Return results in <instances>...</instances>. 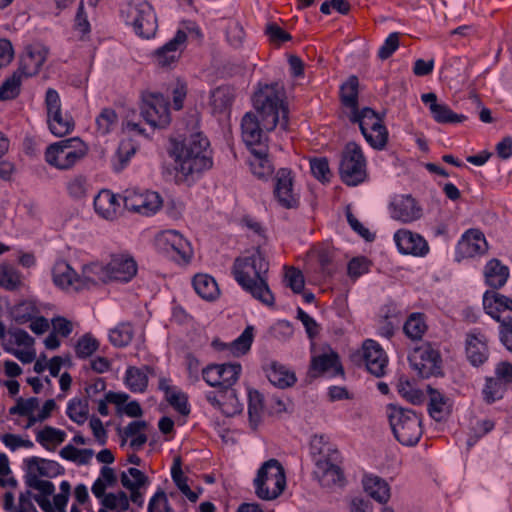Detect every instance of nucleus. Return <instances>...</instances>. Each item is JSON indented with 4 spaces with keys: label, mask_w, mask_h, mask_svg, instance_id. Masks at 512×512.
<instances>
[{
    "label": "nucleus",
    "mask_w": 512,
    "mask_h": 512,
    "mask_svg": "<svg viewBox=\"0 0 512 512\" xmlns=\"http://www.w3.org/2000/svg\"><path fill=\"white\" fill-rule=\"evenodd\" d=\"M284 98L285 92L279 83L265 85L255 92V112H247L241 121L242 138L250 149L266 145L265 131L270 132L277 125L287 130L288 107Z\"/></svg>",
    "instance_id": "1"
},
{
    "label": "nucleus",
    "mask_w": 512,
    "mask_h": 512,
    "mask_svg": "<svg viewBox=\"0 0 512 512\" xmlns=\"http://www.w3.org/2000/svg\"><path fill=\"white\" fill-rule=\"evenodd\" d=\"M268 270L269 263L259 249L249 256L238 257L233 265L238 284L253 298L272 307L275 298L267 283Z\"/></svg>",
    "instance_id": "2"
},
{
    "label": "nucleus",
    "mask_w": 512,
    "mask_h": 512,
    "mask_svg": "<svg viewBox=\"0 0 512 512\" xmlns=\"http://www.w3.org/2000/svg\"><path fill=\"white\" fill-rule=\"evenodd\" d=\"M210 143L201 132L192 133L175 144L174 155L178 171L185 177L200 174L213 165Z\"/></svg>",
    "instance_id": "3"
},
{
    "label": "nucleus",
    "mask_w": 512,
    "mask_h": 512,
    "mask_svg": "<svg viewBox=\"0 0 512 512\" xmlns=\"http://www.w3.org/2000/svg\"><path fill=\"white\" fill-rule=\"evenodd\" d=\"M311 450L318 456L314 473L320 484L323 487L343 485L344 474L339 467L341 456L338 449L324 435H316L311 441Z\"/></svg>",
    "instance_id": "4"
},
{
    "label": "nucleus",
    "mask_w": 512,
    "mask_h": 512,
    "mask_svg": "<svg viewBox=\"0 0 512 512\" xmlns=\"http://www.w3.org/2000/svg\"><path fill=\"white\" fill-rule=\"evenodd\" d=\"M387 415L395 438L403 445L418 443L423 433L421 418L412 410L388 405Z\"/></svg>",
    "instance_id": "5"
},
{
    "label": "nucleus",
    "mask_w": 512,
    "mask_h": 512,
    "mask_svg": "<svg viewBox=\"0 0 512 512\" xmlns=\"http://www.w3.org/2000/svg\"><path fill=\"white\" fill-rule=\"evenodd\" d=\"M255 494L262 500L278 498L286 488V475L282 464L277 459L264 462L257 471L253 481Z\"/></svg>",
    "instance_id": "6"
},
{
    "label": "nucleus",
    "mask_w": 512,
    "mask_h": 512,
    "mask_svg": "<svg viewBox=\"0 0 512 512\" xmlns=\"http://www.w3.org/2000/svg\"><path fill=\"white\" fill-rule=\"evenodd\" d=\"M87 153L86 145L79 138L61 140L47 147L46 162L60 170L72 168Z\"/></svg>",
    "instance_id": "7"
},
{
    "label": "nucleus",
    "mask_w": 512,
    "mask_h": 512,
    "mask_svg": "<svg viewBox=\"0 0 512 512\" xmlns=\"http://www.w3.org/2000/svg\"><path fill=\"white\" fill-rule=\"evenodd\" d=\"M483 307L488 315L500 323V340L512 353V317L501 316L506 310L512 312V299L495 291H486Z\"/></svg>",
    "instance_id": "8"
},
{
    "label": "nucleus",
    "mask_w": 512,
    "mask_h": 512,
    "mask_svg": "<svg viewBox=\"0 0 512 512\" xmlns=\"http://www.w3.org/2000/svg\"><path fill=\"white\" fill-rule=\"evenodd\" d=\"M339 175L342 182L348 186H357L366 180L367 162L358 144H346L339 165Z\"/></svg>",
    "instance_id": "9"
},
{
    "label": "nucleus",
    "mask_w": 512,
    "mask_h": 512,
    "mask_svg": "<svg viewBox=\"0 0 512 512\" xmlns=\"http://www.w3.org/2000/svg\"><path fill=\"white\" fill-rule=\"evenodd\" d=\"M45 106L49 130L57 137H63L74 129L73 118L62 112L61 100L58 92L49 88L45 95Z\"/></svg>",
    "instance_id": "10"
},
{
    "label": "nucleus",
    "mask_w": 512,
    "mask_h": 512,
    "mask_svg": "<svg viewBox=\"0 0 512 512\" xmlns=\"http://www.w3.org/2000/svg\"><path fill=\"white\" fill-rule=\"evenodd\" d=\"M126 13V22L133 26L135 33L142 38L149 39L157 31V19L153 7L148 2L129 4Z\"/></svg>",
    "instance_id": "11"
},
{
    "label": "nucleus",
    "mask_w": 512,
    "mask_h": 512,
    "mask_svg": "<svg viewBox=\"0 0 512 512\" xmlns=\"http://www.w3.org/2000/svg\"><path fill=\"white\" fill-rule=\"evenodd\" d=\"M408 359L412 368L422 378L441 374L442 360L440 353L430 343L415 347Z\"/></svg>",
    "instance_id": "12"
},
{
    "label": "nucleus",
    "mask_w": 512,
    "mask_h": 512,
    "mask_svg": "<svg viewBox=\"0 0 512 512\" xmlns=\"http://www.w3.org/2000/svg\"><path fill=\"white\" fill-rule=\"evenodd\" d=\"M123 203L127 210L149 216L156 213L162 207L161 196L154 191H140L135 188L126 189L123 192Z\"/></svg>",
    "instance_id": "13"
},
{
    "label": "nucleus",
    "mask_w": 512,
    "mask_h": 512,
    "mask_svg": "<svg viewBox=\"0 0 512 512\" xmlns=\"http://www.w3.org/2000/svg\"><path fill=\"white\" fill-rule=\"evenodd\" d=\"M141 115L154 127H165L170 123L168 101L160 93H144L142 96Z\"/></svg>",
    "instance_id": "14"
},
{
    "label": "nucleus",
    "mask_w": 512,
    "mask_h": 512,
    "mask_svg": "<svg viewBox=\"0 0 512 512\" xmlns=\"http://www.w3.org/2000/svg\"><path fill=\"white\" fill-rule=\"evenodd\" d=\"M156 245L168 254H176L177 260L188 262L192 256L189 242L175 230H166L156 237Z\"/></svg>",
    "instance_id": "15"
},
{
    "label": "nucleus",
    "mask_w": 512,
    "mask_h": 512,
    "mask_svg": "<svg viewBox=\"0 0 512 512\" xmlns=\"http://www.w3.org/2000/svg\"><path fill=\"white\" fill-rule=\"evenodd\" d=\"M363 359L367 370L376 377L386 373L388 358L382 347L374 340H366L362 346Z\"/></svg>",
    "instance_id": "16"
},
{
    "label": "nucleus",
    "mask_w": 512,
    "mask_h": 512,
    "mask_svg": "<svg viewBox=\"0 0 512 512\" xmlns=\"http://www.w3.org/2000/svg\"><path fill=\"white\" fill-rule=\"evenodd\" d=\"M394 241L402 254L425 256L429 252L427 241L419 234L400 229L394 234Z\"/></svg>",
    "instance_id": "17"
},
{
    "label": "nucleus",
    "mask_w": 512,
    "mask_h": 512,
    "mask_svg": "<svg viewBox=\"0 0 512 512\" xmlns=\"http://www.w3.org/2000/svg\"><path fill=\"white\" fill-rule=\"evenodd\" d=\"M47 55L48 49L41 44L27 46L17 71L26 77L36 75L45 62Z\"/></svg>",
    "instance_id": "18"
},
{
    "label": "nucleus",
    "mask_w": 512,
    "mask_h": 512,
    "mask_svg": "<svg viewBox=\"0 0 512 512\" xmlns=\"http://www.w3.org/2000/svg\"><path fill=\"white\" fill-rule=\"evenodd\" d=\"M274 194L279 204L285 208H294L298 205L297 195L293 192L291 171L280 169L276 174Z\"/></svg>",
    "instance_id": "19"
},
{
    "label": "nucleus",
    "mask_w": 512,
    "mask_h": 512,
    "mask_svg": "<svg viewBox=\"0 0 512 512\" xmlns=\"http://www.w3.org/2000/svg\"><path fill=\"white\" fill-rule=\"evenodd\" d=\"M110 281L116 280L121 282L130 281L137 273V264L135 260L127 254L112 255L110 262L107 264Z\"/></svg>",
    "instance_id": "20"
},
{
    "label": "nucleus",
    "mask_w": 512,
    "mask_h": 512,
    "mask_svg": "<svg viewBox=\"0 0 512 512\" xmlns=\"http://www.w3.org/2000/svg\"><path fill=\"white\" fill-rule=\"evenodd\" d=\"M488 248L484 234L477 229L466 231L457 245V254L462 258H471L486 252Z\"/></svg>",
    "instance_id": "21"
},
{
    "label": "nucleus",
    "mask_w": 512,
    "mask_h": 512,
    "mask_svg": "<svg viewBox=\"0 0 512 512\" xmlns=\"http://www.w3.org/2000/svg\"><path fill=\"white\" fill-rule=\"evenodd\" d=\"M487 338L479 331H472L466 336V356L473 366L484 364L489 358Z\"/></svg>",
    "instance_id": "22"
},
{
    "label": "nucleus",
    "mask_w": 512,
    "mask_h": 512,
    "mask_svg": "<svg viewBox=\"0 0 512 512\" xmlns=\"http://www.w3.org/2000/svg\"><path fill=\"white\" fill-rule=\"evenodd\" d=\"M390 213L393 219L407 223L420 218L421 209L414 198L409 195H401L391 203Z\"/></svg>",
    "instance_id": "23"
},
{
    "label": "nucleus",
    "mask_w": 512,
    "mask_h": 512,
    "mask_svg": "<svg viewBox=\"0 0 512 512\" xmlns=\"http://www.w3.org/2000/svg\"><path fill=\"white\" fill-rule=\"evenodd\" d=\"M187 40L183 30H178L173 39L155 52V60L161 67H167L176 62L179 58L178 49Z\"/></svg>",
    "instance_id": "24"
},
{
    "label": "nucleus",
    "mask_w": 512,
    "mask_h": 512,
    "mask_svg": "<svg viewBox=\"0 0 512 512\" xmlns=\"http://www.w3.org/2000/svg\"><path fill=\"white\" fill-rule=\"evenodd\" d=\"M107 265L93 262L83 266L80 276L81 289H91L110 281Z\"/></svg>",
    "instance_id": "25"
},
{
    "label": "nucleus",
    "mask_w": 512,
    "mask_h": 512,
    "mask_svg": "<svg viewBox=\"0 0 512 512\" xmlns=\"http://www.w3.org/2000/svg\"><path fill=\"white\" fill-rule=\"evenodd\" d=\"M80 276L76 274L73 268L66 262L61 261L53 267L54 283L65 290H81Z\"/></svg>",
    "instance_id": "26"
},
{
    "label": "nucleus",
    "mask_w": 512,
    "mask_h": 512,
    "mask_svg": "<svg viewBox=\"0 0 512 512\" xmlns=\"http://www.w3.org/2000/svg\"><path fill=\"white\" fill-rule=\"evenodd\" d=\"M252 157L249 165L252 173L259 179H265L272 175L274 167L268 159L267 145H261L259 148H252Z\"/></svg>",
    "instance_id": "27"
},
{
    "label": "nucleus",
    "mask_w": 512,
    "mask_h": 512,
    "mask_svg": "<svg viewBox=\"0 0 512 512\" xmlns=\"http://www.w3.org/2000/svg\"><path fill=\"white\" fill-rule=\"evenodd\" d=\"M362 484L364 491L375 501L384 504L390 499L389 484L379 476L365 475Z\"/></svg>",
    "instance_id": "28"
},
{
    "label": "nucleus",
    "mask_w": 512,
    "mask_h": 512,
    "mask_svg": "<svg viewBox=\"0 0 512 512\" xmlns=\"http://www.w3.org/2000/svg\"><path fill=\"white\" fill-rule=\"evenodd\" d=\"M119 202L109 190H101L94 198V209L104 219L112 220L116 217Z\"/></svg>",
    "instance_id": "29"
},
{
    "label": "nucleus",
    "mask_w": 512,
    "mask_h": 512,
    "mask_svg": "<svg viewBox=\"0 0 512 512\" xmlns=\"http://www.w3.org/2000/svg\"><path fill=\"white\" fill-rule=\"evenodd\" d=\"M268 380L276 387L287 388L295 384L296 376L284 365L271 362L265 369Z\"/></svg>",
    "instance_id": "30"
},
{
    "label": "nucleus",
    "mask_w": 512,
    "mask_h": 512,
    "mask_svg": "<svg viewBox=\"0 0 512 512\" xmlns=\"http://www.w3.org/2000/svg\"><path fill=\"white\" fill-rule=\"evenodd\" d=\"M429 392V414L436 421H442L451 412V401L444 394L431 387L428 388Z\"/></svg>",
    "instance_id": "31"
},
{
    "label": "nucleus",
    "mask_w": 512,
    "mask_h": 512,
    "mask_svg": "<svg viewBox=\"0 0 512 512\" xmlns=\"http://www.w3.org/2000/svg\"><path fill=\"white\" fill-rule=\"evenodd\" d=\"M330 370H334L335 374L343 373L337 353L330 351L329 353H323L312 358L310 372L313 373V376Z\"/></svg>",
    "instance_id": "32"
},
{
    "label": "nucleus",
    "mask_w": 512,
    "mask_h": 512,
    "mask_svg": "<svg viewBox=\"0 0 512 512\" xmlns=\"http://www.w3.org/2000/svg\"><path fill=\"white\" fill-rule=\"evenodd\" d=\"M196 293L206 301H214L220 295L216 280L208 274H197L193 278Z\"/></svg>",
    "instance_id": "33"
},
{
    "label": "nucleus",
    "mask_w": 512,
    "mask_h": 512,
    "mask_svg": "<svg viewBox=\"0 0 512 512\" xmlns=\"http://www.w3.org/2000/svg\"><path fill=\"white\" fill-rule=\"evenodd\" d=\"M484 275L486 283L490 287L499 289L507 282L509 269L502 265L498 259H492L486 264Z\"/></svg>",
    "instance_id": "34"
},
{
    "label": "nucleus",
    "mask_w": 512,
    "mask_h": 512,
    "mask_svg": "<svg viewBox=\"0 0 512 512\" xmlns=\"http://www.w3.org/2000/svg\"><path fill=\"white\" fill-rule=\"evenodd\" d=\"M235 89L228 85L219 86L210 94V104L214 112L229 110L235 100Z\"/></svg>",
    "instance_id": "35"
},
{
    "label": "nucleus",
    "mask_w": 512,
    "mask_h": 512,
    "mask_svg": "<svg viewBox=\"0 0 512 512\" xmlns=\"http://www.w3.org/2000/svg\"><path fill=\"white\" fill-rule=\"evenodd\" d=\"M359 80L356 76H350L340 86V101L342 105L353 113L358 109Z\"/></svg>",
    "instance_id": "36"
},
{
    "label": "nucleus",
    "mask_w": 512,
    "mask_h": 512,
    "mask_svg": "<svg viewBox=\"0 0 512 512\" xmlns=\"http://www.w3.org/2000/svg\"><path fill=\"white\" fill-rule=\"evenodd\" d=\"M153 372L149 366L129 367L126 370L125 382L132 392H144L148 386V373Z\"/></svg>",
    "instance_id": "37"
},
{
    "label": "nucleus",
    "mask_w": 512,
    "mask_h": 512,
    "mask_svg": "<svg viewBox=\"0 0 512 512\" xmlns=\"http://www.w3.org/2000/svg\"><path fill=\"white\" fill-rule=\"evenodd\" d=\"M263 395L257 390H250L248 393V416L249 424L256 430L262 421L264 403Z\"/></svg>",
    "instance_id": "38"
},
{
    "label": "nucleus",
    "mask_w": 512,
    "mask_h": 512,
    "mask_svg": "<svg viewBox=\"0 0 512 512\" xmlns=\"http://www.w3.org/2000/svg\"><path fill=\"white\" fill-rule=\"evenodd\" d=\"M367 143L376 150H383L388 142V130L383 124V119L378 121V125L368 127L367 133L361 132Z\"/></svg>",
    "instance_id": "39"
},
{
    "label": "nucleus",
    "mask_w": 512,
    "mask_h": 512,
    "mask_svg": "<svg viewBox=\"0 0 512 512\" xmlns=\"http://www.w3.org/2000/svg\"><path fill=\"white\" fill-rule=\"evenodd\" d=\"M348 118L351 123H357L361 132H366L369 126L378 125V121L382 119L373 109L364 107L357 109L353 113H348Z\"/></svg>",
    "instance_id": "40"
},
{
    "label": "nucleus",
    "mask_w": 512,
    "mask_h": 512,
    "mask_svg": "<svg viewBox=\"0 0 512 512\" xmlns=\"http://www.w3.org/2000/svg\"><path fill=\"white\" fill-rule=\"evenodd\" d=\"M91 189V185L84 175H75L70 178L66 183V190L68 195L74 200L85 199Z\"/></svg>",
    "instance_id": "41"
},
{
    "label": "nucleus",
    "mask_w": 512,
    "mask_h": 512,
    "mask_svg": "<svg viewBox=\"0 0 512 512\" xmlns=\"http://www.w3.org/2000/svg\"><path fill=\"white\" fill-rule=\"evenodd\" d=\"M404 333L412 340H420L427 330L424 315L421 313H412L406 320Z\"/></svg>",
    "instance_id": "42"
},
{
    "label": "nucleus",
    "mask_w": 512,
    "mask_h": 512,
    "mask_svg": "<svg viewBox=\"0 0 512 512\" xmlns=\"http://www.w3.org/2000/svg\"><path fill=\"white\" fill-rule=\"evenodd\" d=\"M134 329L130 322H122L110 330L109 340L116 347H125L133 339Z\"/></svg>",
    "instance_id": "43"
},
{
    "label": "nucleus",
    "mask_w": 512,
    "mask_h": 512,
    "mask_svg": "<svg viewBox=\"0 0 512 512\" xmlns=\"http://www.w3.org/2000/svg\"><path fill=\"white\" fill-rule=\"evenodd\" d=\"M432 116L438 123H461L467 119L463 114L454 113L446 104H434L432 106Z\"/></svg>",
    "instance_id": "44"
},
{
    "label": "nucleus",
    "mask_w": 512,
    "mask_h": 512,
    "mask_svg": "<svg viewBox=\"0 0 512 512\" xmlns=\"http://www.w3.org/2000/svg\"><path fill=\"white\" fill-rule=\"evenodd\" d=\"M22 76L20 72L16 71L2 83L0 86L1 101L12 100L19 95Z\"/></svg>",
    "instance_id": "45"
},
{
    "label": "nucleus",
    "mask_w": 512,
    "mask_h": 512,
    "mask_svg": "<svg viewBox=\"0 0 512 512\" xmlns=\"http://www.w3.org/2000/svg\"><path fill=\"white\" fill-rule=\"evenodd\" d=\"M65 438L66 433L63 430L52 426H45L42 430L38 431L36 435L37 442L46 449H49L48 444L59 445L65 441Z\"/></svg>",
    "instance_id": "46"
},
{
    "label": "nucleus",
    "mask_w": 512,
    "mask_h": 512,
    "mask_svg": "<svg viewBox=\"0 0 512 512\" xmlns=\"http://www.w3.org/2000/svg\"><path fill=\"white\" fill-rule=\"evenodd\" d=\"M89 405L87 400L72 399L67 406L68 417L77 424H84L88 418Z\"/></svg>",
    "instance_id": "47"
},
{
    "label": "nucleus",
    "mask_w": 512,
    "mask_h": 512,
    "mask_svg": "<svg viewBox=\"0 0 512 512\" xmlns=\"http://www.w3.org/2000/svg\"><path fill=\"white\" fill-rule=\"evenodd\" d=\"M135 152L136 148L131 141H122L119 144L116 154L114 156L113 165L115 171L119 172L123 170L129 162L130 158L135 154Z\"/></svg>",
    "instance_id": "48"
},
{
    "label": "nucleus",
    "mask_w": 512,
    "mask_h": 512,
    "mask_svg": "<svg viewBox=\"0 0 512 512\" xmlns=\"http://www.w3.org/2000/svg\"><path fill=\"white\" fill-rule=\"evenodd\" d=\"M21 284L18 271L8 264L0 265V286L6 290H15Z\"/></svg>",
    "instance_id": "49"
},
{
    "label": "nucleus",
    "mask_w": 512,
    "mask_h": 512,
    "mask_svg": "<svg viewBox=\"0 0 512 512\" xmlns=\"http://www.w3.org/2000/svg\"><path fill=\"white\" fill-rule=\"evenodd\" d=\"M253 331L252 326H247L242 334L229 345L233 355H243L250 350L254 337Z\"/></svg>",
    "instance_id": "50"
},
{
    "label": "nucleus",
    "mask_w": 512,
    "mask_h": 512,
    "mask_svg": "<svg viewBox=\"0 0 512 512\" xmlns=\"http://www.w3.org/2000/svg\"><path fill=\"white\" fill-rule=\"evenodd\" d=\"M118 122V116L112 108H104L96 118L97 131L102 134H108Z\"/></svg>",
    "instance_id": "51"
},
{
    "label": "nucleus",
    "mask_w": 512,
    "mask_h": 512,
    "mask_svg": "<svg viewBox=\"0 0 512 512\" xmlns=\"http://www.w3.org/2000/svg\"><path fill=\"white\" fill-rule=\"evenodd\" d=\"M147 482V476L137 468H129L121 474V484L127 489H139Z\"/></svg>",
    "instance_id": "52"
},
{
    "label": "nucleus",
    "mask_w": 512,
    "mask_h": 512,
    "mask_svg": "<svg viewBox=\"0 0 512 512\" xmlns=\"http://www.w3.org/2000/svg\"><path fill=\"white\" fill-rule=\"evenodd\" d=\"M504 385L496 378H487L483 389L484 400L491 404L498 399H501L504 392Z\"/></svg>",
    "instance_id": "53"
},
{
    "label": "nucleus",
    "mask_w": 512,
    "mask_h": 512,
    "mask_svg": "<svg viewBox=\"0 0 512 512\" xmlns=\"http://www.w3.org/2000/svg\"><path fill=\"white\" fill-rule=\"evenodd\" d=\"M102 505L108 509L114 510L119 508L121 511L129 509V499L125 492L108 493L102 499Z\"/></svg>",
    "instance_id": "54"
},
{
    "label": "nucleus",
    "mask_w": 512,
    "mask_h": 512,
    "mask_svg": "<svg viewBox=\"0 0 512 512\" xmlns=\"http://www.w3.org/2000/svg\"><path fill=\"white\" fill-rule=\"evenodd\" d=\"M241 373V365L238 363L223 364L221 373V388L228 389L234 385Z\"/></svg>",
    "instance_id": "55"
},
{
    "label": "nucleus",
    "mask_w": 512,
    "mask_h": 512,
    "mask_svg": "<svg viewBox=\"0 0 512 512\" xmlns=\"http://www.w3.org/2000/svg\"><path fill=\"white\" fill-rule=\"evenodd\" d=\"M39 407V399L31 397L23 399L22 397L16 400V404L9 409L11 415H30Z\"/></svg>",
    "instance_id": "56"
},
{
    "label": "nucleus",
    "mask_w": 512,
    "mask_h": 512,
    "mask_svg": "<svg viewBox=\"0 0 512 512\" xmlns=\"http://www.w3.org/2000/svg\"><path fill=\"white\" fill-rule=\"evenodd\" d=\"M99 347V342L89 334L82 336L76 344L75 351L79 358L91 356Z\"/></svg>",
    "instance_id": "57"
},
{
    "label": "nucleus",
    "mask_w": 512,
    "mask_h": 512,
    "mask_svg": "<svg viewBox=\"0 0 512 512\" xmlns=\"http://www.w3.org/2000/svg\"><path fill=\"white\" fill-rule=\"evenodd\" d=\"M310 168L313 176L321 182H329L332 173L326 158H314L310 160Z\"/></svg>",
    "instance_id": "58"
},
{
    "label": "nucleus",
    "mask_w": 512,
    "mask_h": 512,
    "mask_svg": "<svg viewBox=\"0 0 512 512\" xmlns=\"http://www.w3.org/2000/svg\"><path fill=\"white\" fill-rule=\"evenodd\" d=\"M285 281L286 285L290 287L294 293L297 294L302 292L305 285L304 277L301 271L293 267L286 270Z\"/></svg>",
    "instance_id": "59"
},
{
    "label": "nucleus",
    "mask_w": 512,
    "mask_h": 512,
    "mask_svg": "<svg viewBox=\"0 0 512 512\" xmlns=\"http://www.w3.org/2000/svg\"><path fill=\"white\" fill-rule=\"evenodd\" d=\"M223 364H211L202 370L204 381L212 387H221V373Z\"/></svg>",
    "instance_id": "60"
},
{
    "label": "nucleus",
    "mask_w": 512,
    "mask_h": 512,
    "mask_svg": "<svg viewBox=\"0 0 512 512\" xmlns=\"http://www.w3.org/2000/svg\"><path fill=\"white\" fill-rule=\"evenodd\" d=\"M148 512H171L167 496L164 491H157L150 499Z\"/></svg>",
    "instance_id": "61"
},
{
    "label": "nucleus",
    "mask_w": 512,
    "mask_h": 512,
    "mask_svg": "<svg viewBox=\"0 0 512 512\" xmlns=\"http://www.w3.org/2000/svg\"><path fill=\"white\" fill-rule=\"evenodd\" d=\"M399 47V33H391L383 45L379 48L378 56L380 59H388Z\"/></svg>",
    "instance_id": "62"
},
{
    "label": "nucleus",
    "mask_w": 512,
    "mask_h": 512,
    "mask_svg": "<svg viewBox=\"0 0 512 512\" xmlns=\"http://www.w3.org/2000/svg\"><path fill=\"white\" fill-rule=\"evenodd\" d=\"M169 404L180 414L182 415H188L190 412V409L188 407L187 403V397L184 393L180 391H174L171 392L170 395L166 397Z\"/></svg>",
    "instance_id": "63"
},
{
    "label": "nucleus",
    "mask_w": 512,
    "mask_h": 512,
    "mask_svg": "<svg viewBox=\"0 0 512 512\" xmlns=\"http://www.w3.org/2000/svg\"><path fill=\"white\" fill-rule=\"evenodd\" d=\"M297 318L302 322L310 339H313L319 334L320 327L317 322L301 308L297 309Z\"/></svg>",
    "instance_id": "64"
}]
</instances>
